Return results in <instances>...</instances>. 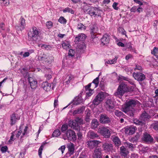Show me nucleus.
<instances>
[{"label": "nucleus", "mask_w": 158, "mask_h": 158, "mask_svg": "<svg viewBox=\"0 0 158 158\" xmlns=\"http://www.w3.org/2000/svg\"><path fill=\"white\" fill-rule=\"evenodd\" d=\"M15 131L11 133V135L10 137V139L9 140V142H10V141H13L14 140V137L15 135Z\"/></svg>", "instance_id": "69168bd1"}, {"label": "nucleus", "mask_w": 158, "mask_h": 158, "mask_svg": "<svg viewBox=\"0 0 158 158\" xmlns=\"http://www.w3.org/2000/svg\"><path fill=\"white\" fill-rule=\"evenodd\" d=\"M76 101L74 102L73 104L75 105H78L81 103H83L84 102L81 96H78L75 99Z\"/></svg>", "instance_id": "7c9ffc66"}, {"label": "nucleus", "mask_w": 158, "mask_h": 158, "mask_svg": "<svg viewBox=\"0 0 158 158\" xmlns=\"http://www.w3.org/2000/svg\"><path fill=\"white\" fill-rule=\"evenodd\" d=\"M101 150L99 148H95L93 154L94 158H102Z\"/></svg>", "instance_id": "a878e982"}, {"label": "nucleus", "mask_w": 158, "mask_h": 158, "mask_svg": "<svg viewBox=\"0 0 158 158\" xmlns=\"http://www.w3.org/2000/svg\"><path fill=\"white\" fill-rule=\"evenodd\" d=\"M99 77H96L93 81L92 83L95 84V88L97 87L99 83Z\"/></svg>", "instance_id": "c03bdc74"}, {"label": "nucleus", "mask_w": 158, "mask_h": 158, "mask_svg": "<svg viewBox=\"0 0 158 158\" xmlns=\"http://www.w3.org/2000/svg\"><path fill=\"white\" fill-rule=\"evenodd\" d=\"M63 11L64 13L69 12L72 14H74L75 12L74 10L69 7L63 9Z\"/></svg>", "instance_id": "e433bc0d"}, {"label": "nucleus", "mask_w": 158, "mask_h": 158, "mask_svg": "<svg viewBox=\"0 0 158 158\" xmlns=\"http://www.w3.org/2000/svg\"><path fill=\"white\" fill-rule=\"evenodd\" d=\"M58 21L61 23H65L66 22V20L64 17H60L58 19Z\"/></svg>", "instance_id": "a18cd8bd"}, {"label": "nucleus", "mask_w": 158, "mask_h": 158, "mask_svg": "<svg viewBox=\"0 0 158 158\" xmlns=\"http://www.w3.org/2000/svg\"><path fill=\"white\" fill-rule=\"evenodd\" d=\"M152 53L156 56V54L158 53V48L156 47H154L153 51H152Z\"/></svg>", "instance_id": "864d4df0"}, {"label": "nucleus", "mask_w": 158, "mask_h": 158, "mask_svg": "<svg viewBox=\"0 0 158 158\" xmlns=\"http://www.w3.org/2000/svg\"><path fill=\"white\" fill-rule=\"evenodd\" d=\"M104 98V93L102 92H100L97 95L93 100V104L94 105H97L103 100Z\"/></svg>", "instance_id": "0eeeda50"}, {"label": "nucleus", "mask_w": 158, "mask_h": 158, "mask_svg": "<svg viewBox=\"0 0 158 158\" xmlns=\"http://www.w3.org/2000/svg\"><path fill=\"white\" fill-rule=\"evenodd\" d=\"M44 148V146L43 145H42L39 148L38 151V154L40 156V158H42L41 154L42 153V151L43 150V148Z\"/></svg>", "instance_id": "de8ad7c7"}, {"label": "nucleus", "mask_w": 158, "mask_h": 158, "mask_svg": "<svg viewBox=\"0 0 158 158\" xmlns=\"http://www.w3.org/2000/svg\"><path fill=\"white\" fill-rule=\"evenodd\" d=\"M103 150L106 152H111L114 150L113 146L111 143H105L102 145Z\"/></svg>", "instance_id": "9b49d317"}, {"label": "nucleus", "mask_w": 158, "mask_h": 158, "mask_svg": "<svg viewBox=\"0 0 158 158\" xmlns=\"http://www.w3.org/2000/svg\"><path fill=\"white\" fill-rule=\"evenodd\" d=\"M62 46L64 49H67L69 48L70 45L68 42L63 41L62 42Z\"/></svg>", "instance_id": "f704fd0d"}, {"label": "nucleus", "mask_w": 158, "mask_h": 158, "mask_svg": "<svg viewBox=\"0 0 158 158\" xmlns=\"http://www.w3.org/2000/svg\"><path fill=\"white\" fill-rule=\"evenodd\" d=\"M99 86L102 90H104L105 87L103 81H101L100 82Z\"/></svg>", "instance_id": "5fc2aeb1"}, {"label": "nucleus", "mask_w": 158, "mask_h": 158, "mask_svg": "<svg viewBox=\"0 0 158 158\" xmlns=\"http://www.w3.org/2000/svg\"><path fill=\"white\" fill-rule=\"evenodd\" d=\"M68 128V126L67 124H64L62 125L61 127V131L63 134H64L66 132H65Z\"/></svg>", "instance_id": "a19ab883"}, {"label": "nucleus", "mask_w": 158, "mask_h": 158, "mask_svg": "<svg viewBox=\"0 0 158 158\" xmlns=\"http://www.w3.org/2000/svg\"><path fill=\"white\" fill-rule=\"evenodd\" d=\"M100 133L105 138H109L110 136V133L109 130L106 128H101L100 130Z\"/></svg>", "instance_id": "4468645a"}, {"label": "nucleus", "mask_w": 158, "mask_h": 158, "mask_svg": "<svg viewBox=\"0 0 158 158\" xmlns=\"http://www.w3.org/2000/svg\"><path fill=\"white\" fill-rule=\"evenodd\" d=\"M143 140L148 143H151L153 141V139L149 134L145 133L144 134L143 138Z\"/></svg>", "instance_id": "f3484780"}, {"label": "nucleus", "mask_w": 158, "mask_h": 158, "mask_svg": "<svg viewBox=\"0 0 158 158\" xmlns=\"http://www.w3.org/2000/svg\"><path fill=\"white\" fill-rule=\"evenodd\" d=\"M150 118V116L147 113L144 111L141 114L139 117V119L144 123L145 122L147 121Z\"/></svg>", "instance_id": "aec40b11"}, {"label": "nucleus", "mask_w": 158, "mask_h": 158, "mask_svg": "<svg viewBox=\"0 0 158 158\" xmlns=\"http://www.w3.org/2000/svg\"><path fill=\"white\" fill-rule=\"evenodd\" d=\"M98 31V28L96 26L91 28L90 34L92 39H93V41L94 40L97 39V38L95 37L96 36L95 34L97 33Z\"/></svg>", "instance_id": "4be33fe9"}, {"label": "nucleus", "mask_w": 158, "mask_h": 158, "mask_svg": "<svg viewBox=\"0 0 158 158\" xmlns=\"http://www.w3.org/2000/svg\"><path fill=\"white\" fill-rule=\"evenodd\" d=\"M114 113L115 115L118 117L125 116L122 112L118 110H115Z\"/></svg>", "instance_id": "58836bf2"}, {"label": "nucleus", "mask_w": 158, "mask_h": 158, "mask_svg": "<svg viewBox=\"0 0 158 158\" xmlns=\"http://www.w3.org/2000/svg\"><path fill=\"white\" fill-rule=\"evenodd\" d=\"M110 36L107 34L104 35L101 39V43L103 45L108 44L110 41Z\"/></svg>", "instance_id": "a211bd4d"}, {"label": "nucleus", "mask_w": 158, "mask_h": 158, "mask_svg": "<svg viewBox=\"0 0 158 158\" xmlns=\"http://www.w3.org/2000/svg\"><path fill=\"white\" fill-rule=\"evenodd\" d=\"M73 78V77L72 75H67L65 79L64 80V83H65V85H68L70 83V82L72 81Z\"/></svg>", "instance_id": "c756f323"}, {"label": "nucleus", "mask_w": 158, "mask_h": 158, "mask_svg": "<svg viewBox=\"0 0 158 158\" xmlns=\"http://www.w3.org/2000/svg\"><path fill=\"white\" fill-rule=\"evenodd\" d=\"M105 106L106 110L110 113L113 112L115 109L114 102L112 99H108L105 102Z\"/></svg>", "instance_id": "39448f33"}, {"label": "nucleus", "mask_w": 158, "mask_h": 158, "mask_svg": "<svg viewBox=\"0 0 158 158\" xmlns=\"http://www.w3.org/2000/svg\"><path fill=\"white\" fill-rule=\"evenodd\" d=\"M99 120L102 123H108L110 122V118L106 115L103 114L100 115Z\"/></svg>", "instance_id": "dca6fc26"}, {"label": "nucleus", "mask_w": 158, "mask_h": 158, "mask_svg": "<svg viewBox=\"0 0 158 158\" xmlns=\"http://www.w3.org/2000/svg\"><path fill=\"white\" fill-rule=\"evenodd\" d=\"M89 135L90 136V137L92 139L98 138V135L96 133L93 131L89 132Z\"/></svg>", "instance_id": "79ce46f5"}, {"label": "nucleus", "mask_w": 158, "mask_h": 158, "mask_svg": "<svg viewBox=\"0 0 158 158\" xmlns=\"http://www.w3.org/2000/svg\"><path fill=\"white\" fill-rule=\"evenodd\" d=\"M93 89H91L87 91L86 92V96L88 97L91 96L93 94Z\"/></svg>", "instance_id": "8fccbe9b"}, {"label": "nucleus", "mask_w": 158, "mask_h": 158, "mask_svg": "<svg viewBox=\"0 0 158 158\" xmlns=\"http://www.w3.org/2000/svg\"><path fill=\"white\" fill-rule=\"evenodd\" d=\"M136 127L134 126H131L125 129L126 133L129 135H131L134 134L135 131Z\"/></svg>", "instance_id": "5701e85b"}, {"label": "nucleus", "mask_w": 158, "mask_h": 158, "mask_svg": "<svg viewBox=\"0 0 158 158\" xmlns=\"http://www.w3.org/2000/svg\"><path fill=\"white\" fill-rule=\"evenodd\" d=\"M62 138L64 140H75L76 139L75 132L71 129L68 130L65 133L62 134Z\"/></svg>", "instance_id": "20e7f679"}, {"label": "nucleus", "mask_w": 158, "mask_h": 158, "mask_svg": "<svg viewBox=\"0 0 158 158\" xmlns=\"http://www.w3.org/2000/svg\"><path fill=\"white\" fill-rule=\"evenodd\" d=\"M85 109V107L82 106L79 108L78 109L74 110L73 113L74 115L80 114L83 112Z\"/></svg>", "instance_id": "c85d7f7f"}, {"label": "nucleus", "mask_w": 158, "mask_h": 158, "mask_svg": "<svg viewBox=\"0 0 158 158\" xmlns=\"http://www.w3.org/2000/svg\"><path fill=\"white\" fill-rule=\"evenodd\" d=\"M40 33L38 29L35 27H32L28 33V39L31 41H36Z\"/></svg>", "instance_id": "f03ea898"}, {"label": "nucleus", "mask_w": 158, "mask_h": 158, "mask_svg": "<svg viewBox=\"0 0 158 158\" xmlns=\"http://www.w3.org/2000/svg\"><path fill=\"white\" fill-rule=\"evenodd\" d=\"M60 135V132L59 130L56 129L54 130L53 132L52 136L53 137H57Z\"/></svg>", "instance_id": "ea45409f"}, {"label": "nucleus", "mask_w": 158, "mask_h": 158, "mask_svg": "<svg viewBox=\"0 0 158 158\" xmlns=\"http://www.w3.org/2000/svg\"><path fill=\"white\" fill-rule=\"evenodd\" d=\"M112 141L116 147H119L121 144V142L119 138L117 136L113 135L111 136Z\"/></svg>", "instance_id": "393cba45"}, {"label": "nucleus", "mask_w": 158, "mask_h": 158, "mask_svg": "<svg viewBox=\"0 0 158 158\" xmlns=\"http://www.w3.org/2000/svg\"><path fill=\"white\" fill-rule=\"evenodd\" d=\"M92 84V83H89L87 85L85 86V89L86 91L89 90V89H90V87Z\"/></svg>", "instance_id": "bf43d9fd"}, {"label": "nucleus", "mask_w": 158, "mask_h": 158, "mask_svg": "<svg viewBox=\"0 0 158 158\" xmlns=\"http://www.w3.org/2000/svg\"><path fill=\"white\" fill-rule=\"evenodd\" d=\"M38 60L40 61H43L48 64H50L53 60V58L52 56L49 55H47L43 54L42 56H39Z\"/></svg>", "instance_id": "6e6552de"}, {"label": "nucleus", "mask_w": 158, "mask_h": 158, "mask_svg": "<svg viewBox=\"0 0 158 158\" xmlns=\"http://www.w3.org/2000/svg\"><path fill=\"white\" fill-rule=\"evenodd\" d=\"M77 47L78 49L80 50H83L85 48L86 46L85 44L82 41L78 44Z\"/></svg>", "instance_id": "4c0bfd02"}, {"label": "nucleus", "mask_w": 158, "mask_h": 158, "mask_svg": "<svg viewBox=\"0 0 158 158\" xmlns=\"http://www.w3.org/2000/svg\"><path fill=\"white\" fill-rule=\"evenodd\" d=\"M67 148L68 150V153L69 154V156H70L74 153V144L72 143H70L67 144Z\"/></svg>", "instance_id": "412c9836"}, {"label": "nucleus", "mask_w": 158, "mask_h": 158, "mask_svg": "<svg viewBox=\"0 0 158 158\" xmlns=\"http://www.w3.org/2000/svg\"><path fill=\"white\" fill-rule=\"evenodd\" d=\"M28 81L31 89H34L37 87V82L36 80L32 78L29 77Z\"/></svg>", "instance_id": "6ab92c4d"}, {"label": "nucleus", "mask_w": 158, "mask_h": 158, "mask_svg": "<svg viewBox=\"0 0 158 158\" xmlns=\"http://www.w3.org/2000/svg\"><path fill=\"white\" fill-rule=\"evenodd\" d=\"M90 115V113H87V114L85 118V120L87 122H89V121L90 118L89 116Z\"/></svg>", "instance_id": "680f3d73"}, {"label": "nucleus", "mask_w": 158, "mask_h": 158, "mask_svg": "<svg viewBox=\"0 0 158 158\" xmlns=\"http://www.w3.org/2000/svg\"><path fill=\"white\" fill-rule=\"evenodd\" d=\"M128 91L127 85L124 82H122L118 86L114 94L117 96H122L124 93Z\"/></svg>", "instance_id": "7ed1b4c3"}, {"label": "nucleus", "mask_w": 158, "mask_h": 158, "mask_svg": "<svg viewBox=\"0 0 158 158\" xmlns=\"http://www.w3.org/2000/svg\"><path fill=\"white\" fill-rule=\"evenodd\" d=\"M153 149L154 151L156 152L158 154V145L153 146Z\"/></svg>", "instance_id": "338daca9"}, {"label": "nucleus", "mask_w": 158, "mask_h": 158, "mask_svg": "<svg viewBox=\"0 0 158 158\" xmlns=\"http://www.w3.org/2000/svg\"><path fill=\"white\" fill-rule=\"evenodd\" d=\"M128 78H127V77H123V76H120L119 77L118 80H119L122 81L123 80H124L127 81V80H128Z\"/></svg>", "instance_id": "13d9d810"}, {"label": "nucleus", "mask_w": 158, "mask_h": 158, "mask_svg": "<svg viewBox=\"0 0 158 158\" xmlns=\"http://www.w3.org/2000/svg\"><path fill=\"white\" fill-rule=\"evenodd\" d=\"M101 143V142L97 140L88 141L86 142L88 147L90 149H93Z\"/></svg>", "instance_id": "f8f14e48"}, {"label": "nucleus", "mask_w": 158, "mask_h": 158, "mask_svg": "<svg viewBox=\"0 0 158 158\" xmlns=\"http://www.w3.org/2000/svg\"><path fill=\"white\" fill-rule=\"evenodd\" d=\"M77 28L78 29H85V27L81 23H78L77 25Z\"/></svg>", "instance_id": "3c124183"}, {"label": "nucleus", "mask_w": 158, "mask_h": 158, "mask_svg": "<svg viewBox=\"0 0 158 158\" xmlns=\"http://www.w3.org/2000/svg\"><path fill=\"white\" fill-rule=\"evenodd\" d=\"M8 150L7 147L5 146L2 147L1 148V151L2 153H4L6 152Z\"/></svg>", "instance_id": "6e6d98bb"}, {"label": "nucleus", "mask_w": 158, "mask_h": 158, "mask_svg": "<svg viewBox=\"0 0 158 158\" xmlns=\"http://www.w3.org/2000/svg\"><path fill=\"white\" fill-rule=\"evenodd\" d=\"M42 47H44L45 49L47 50H50L51 48V46L49 45H43Z\"/></svg>", "instance_id": "774afa93"}, {"label": "nucleus", "mask_w": 158, "mask_h": 158, "mask_svg": "<svg viewBox=\"0 0 158 158\" xmlns=\"http://www.w3.org/2000/svg\"><path fill=\"white\" fill-rule=\"evenodd\" d=\"M46 26L48 28H51L53 26V23L52 21H47L46 24Z\"/></svg>", "instance_id": "603ef678"}, {"label": "nucleus", "mask_w": 158, "mask_h": 158, "mask_svg": "<svg viewBox=\"0 0 158 158\" xmlns=\"http://www.w3.org/2000/svg\"><path fill=\"white\" fill-rule=\"evenodd\" d=\"M119 153L121 156L126 158L129 153L128 149L124 146H122L120 148Z\"/></svg>", "instance_id": "ddd939ff"}, {"label": "nucleus", "mask_w": 158, "mask_h": 158, "mask_svg": "<svg viewBox=\"0 0 158 158\" xmlns=\"http://www.w3.org/2000/svg\"><path fill=\"white\" fill-rule=\"evenodd\" d=\"M99 122L96 119H93L91 123V128L93 129L97 128L99 125Z\"/></svg>", "instance_id": "cd10ccee"}, {"label": "nucleus", "mask_w": 158, "mask_h": 158, "mask_svg": "<svg viewBox=\"0 0 158 158\" xmlns=\"http://www.w3.org/2000/svg\"><path fill=\"white\" fill-rule=\"evenodd\" d=\"M8 2V0H0V4H3L4 5H7V3Z\"/></svg>", "instance_id": "0e129e2a"}, {"label": "nucleus", "mask_w": 158, "mask_h": 158, "mask_svg": "<svg viewBox=\"0 0 158 158\" xmlns=\"http://www.w3.org/2000/svg\"><path fill=\"white\" fill-rule=\"evenodd\" d=\"M10 124L11 126L15 124L17 120L20 119V117H18L15 113L12 114L10 116Z\"/></svg>", "instance_id": "b1692460"}, {"label": "nucleus", "mask_w": 158, "mask_h": 158, "mask_svg": "<svg viewBox=\"0 0 158 158\" xmlns=\"http://www.w3.org/2000/svg\"><path fill=\"white\" fill-rule=\"evenodd\" d=\"M65 149V145L62 146L60 147L58 150L61 151L62 153L63 154L64 153V152Z\"/></svg>", "instance_id": "e2e57ef3"}, {"label": "nucleus", "mask_w": 158, "mask_h": 158, "mask_svg": "<svg viewBox=\"0 0 158 158\" xmlns=\"http://www.w3.org/2000/svg\"><path fill=\"white\" fill-rule=\"evenodd\" d=\"M138 70L141 72L142 71L143 69L141 66L137 65H136L135 68V70Z\"/></svg>", "instance_id": "4d7b16f0"}, {"label": "nucleus", "mask_w": 158, "mask_h": 158, "mask_svg": "<svg viewBox=\"0 0 158 158\" xmlns=\"http://www.w3.org/2000/svg\"><path fill=\"white\" fill-rule=\"evenodd\" d=\"M133 122L134 124L137 125L142 126L145 124V123H144V122L143 121H142V120H139L137 118L134 119L133 120Z\"/></svg>", "instance_id": "72a5a7b5"}, {"label": "nucleus", "mask_w": 158, "mask_h": 158, "mask_svg": "<svg viewBox=\"0 0 158 158\" xmlns=\"http://www.w3.org/2000/svg\"><path fill=\"white\" fill-rule=\"evenodd\" d=\"M101 10H98L97 8L91 7L90 10L89 11V13L91 16H95L97 15L99 16L100 15V13L99 12Z\"/></svg>", "instance_id": "2eb2a0df"}, {"label": "nucleus", "mask_w": 158, "mask_h": 158, "mask_svg": "<svg viewBox=\"0 0 158 158\" xmlns=\"http://www.w3.org/2000/svg\"><path fill=\"white\" fill-rule=\"evenodd\" d=\"M133 76L135 79L139 82H142L146 78L145 75L140 73H134Z\"/></svg>", "instance_id": "1a4fd4ad"}, {"label": "nucleus", "mask_w": 158, "mask_h": 158, "mask_svg": "<svg viewBox=\"0 0 158 158\" xmlns=\"http://www.w3.org/2000/svg\"><path fill=\"white\" fill-rule=\"evenodd\" d=\"M23 128V125H20L19 127V131L17 134H16V137L17 138L19 137V136L21 135L22 132V128Z\"/></svg>", "instance_id": "49530a36"}, {"label": "nucleus", "mask_w": 158, "mask_h": 158, "mask_svg": "<svg viewBox=\"0 0 158 158\" xmlns=\"http://www.w3.org/2000/svg\"><path fill=\"white\" fill-rule=\"evenodd\" d=\"M55 86V85L54 84L49 83L47 82H44L42 84V87L44 90L47 91L50 90L51 88L53 89Z\"/></svg>", "instance_id": "9d476101"}, {"label": "nucleus", "mask_w": 158, "mask_h": 158, "mask_svg": "<svg viewBox=\"0 0 158 158\" xmlns=\"http://www.w3.org/2000/svg\"><path fill=\"white\" fill-rule=\"evenodd\" d=\"M84 35V34H81L78 35L77 37H76L75 39V42L76 43H78L79 41L83 40V36Z\"/></svg>", "instance_id": "c9c22d12"}, {"label": "nucleus", "mask_w": 158, "mask_h": 158, "mask_svg": "<svg viewBox=\"0 0 158 158\" xmlns=\"http://www.w3.org/2000/svg\"><path fill=\"white\" fill-rule=\"evenodd\" d=\"M25 19L21 17L20 19V27L17 26L16 27L18 30L21 31L24 29L25 26Z\"/></svg>", "instance_id": "bb28decb"}, {"label": "nucleus", "mask_w": 158, "mask_h": 158, "mask_svg": "<svg viewBox=\"0 0 158 158\" xmlns=\"http://www.w3.org/2000/svg\"><path fill=\"white\" fill-rule=\"evenodd\" d=\"M82 122L83 120L82 119L78 117H77L75 120L71 122V127L77 131H80V127L79 123H82Z\"/></svg>", "instance_id": "423d86ee"}, {"label": "nucleus", "mask_w": 158, "mask_h": 158, "mask_svg": "<svg viewBox=\"0 0 158 158\" xmlns=\"http://www.w3.org/2000/svg\"><path fill=\"white\" fill-rule=\"evenodd\" d=\"M126 148H127L131 150H133L134 148V145L128 142H126L123 143Z\"/></svg>", "instance_id": "473e14b6"}, {"label": "nucleus", "mask_w": 158, "mask_h": 158, "mask_svg": "<svg viewBox=\"0 0 158 158\" xmlns=\"http://www.w3.org/2000/svg\"><path fill=\"white\" fill-rule=\"evenodd\" d=\"M153 128L155 130L158 131V121L155 122L152 124Z\"/></svg>", "instance_id": "09e8293b"}, {"label": "nucleus", "mask_w": 158, "mask_h": 158, "mask_svg": "<svg viewBox=\"0 0 158 158\" xmlns=\"http://www.w3.org/2000/svg\"><path fill=\"white\" fill-rule=\"evenodd\" d=\"M139 102L133 99L129 100L126 102L123 111L129 116L133 117L134 115L135 110L134 108L138 104Z\"/></svg>", "instance_id": "f257e3e1"}, {"label": "nucleus", "mask_w": 158, "mask_h": 158, "mask_svg": "<svg viewBox=\"0 0 158 158\" xmlns=\"http://www.w3.org/2000/svg\"><path fill=\"white\" fill-rule=\"evenodd\" d=\"M81 8L85 12L87 11L88 10L89 8V6L85 2H84L83 3L81 4Z\"/></svg>", "instance_id": "2f4dec72"}, {"label": "nucleus", "mask_w": 158, "mask_h": 158, "mask_svg": "<svg viewBox=\"0 0 158 158\" xmlns=\"http://www.w3.org/2000/svg\"><path fill=\"white\" fill-rule=\"evenodd\" d=\"M140 136V135L139 134H137L135 135V137L131 138L129 140L130 141H136L137 140H138V139L139 138Z\"/></svg>", "instance_id": "37998d69"}, {"label": "nucleus", "mask_w": 158, "mask_h": 158, "mask_svg": "<svg viewBox=\"0 0 158 158\" xmlns=\"http://www.w3.org/2000/svg\"><path fill=\"white\" fill-rule=\"evenodd\" d=\"M118 4V3L117 2H114L113 3L112 5V6L114 9L115 10H118V7H117V6Z\"/></svg>", "instance_id": "052dcab7"}]
</instances>
